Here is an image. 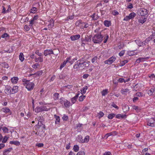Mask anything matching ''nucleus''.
<instances>
[{
  "instance_id": "obj_1",
  "label": "nucleus",
  "mask_w": 155,
  "mask_h": 155,
  "mask_svg": "<svg viewBox=\"0 0 155 155\" xmlns=\"http://www.w3.org/2000/svg\"><path fill=\"white\" fill-rule=\"evenodd\" d=\"M90 62L84 61L83 59H80L75 62L73 66L74 69H78L80 68L84 69L88 67L89 65Z\"/></svg>"
},
{
  "instance_id": "obj_2",
  "label": "nucleus",
  "mask_w": 155,
  "mask_h": 155,
  "mask_svg": "<svg viewBox=\"0 0 155 155\" xmlns=\"http://www.w3.org/2000/svg\"><path fill=\"white\" fill-rule=\"evenodd\" d=\"M104 37V36L101 33H97L93 37L92 41L94 43L99 44L102 42Z\"/></svg>"
},
{
  "instance_id": "obj_3",
  "label": "nucleus",
  "mask_w": 155,
  "mask_h": 155,
  "mask_svg": "<svg viewBox=\"0 0 155 155\" xmlns=\"http://www.w3.org/2000/svg\"><path fill=\"white\" fill-rule=\"evenodd\" d=\"M22 81L23 82L24 85L28 91L31 90L34 88L35 84L32 82H30L29 81L25 79H23Z\"/></svg>"
},
{
  "instance_id": "obj_4",
  "label": "nucleus",
  "mask_w": 155,
  "mask_h": 155,
  "mask_svg": "<svg viewBox=\"0 0 155 155\" xmlns=\"http://www.w3.org/2000/svg\"><path fill=\"white\" fill-rule=\"evenodd\" d=\"M60 102L61 104H64L65 107H69L72 105V104L70 101L63 97H62L60 99Z\"/></svg>"
},
{
  "instance_id": "obj_5",
  "label": "nucleus",
  "mask_w": 155,
  "mask_h": 155,
  "mask_svg": "<svg viewBox=\"0 0 155 155\" xmlns=\"http://www.w3.org/2000/svg\"><path fill=\"white\" fill-rule=\"evenodd\" d=\"M136 15V14L134 12H131L128 15L125 17L123 19V21H127L130 19H133Z\"/></svg>"
},
{
  "instance_id": "obj_6",
  "label": "nucleus",
  "mask_w": 155,
  "mask_h": 155,
  "mask_svg": "<svg viewBox=\"0 0 155 155\" xmlns=\"http://www.w3.org/2000/svg\"><path fill=\"white\" fill-rule=\"evenodd\" d=\"M147 14V10L144 8H140L138 12V15H140L142 16H145Z\"/></svg>"
},
{
  "instance_id": "obj_7",
  "label": "nucleus",
  "mask_w": 155,
  "mask_h": 155,
  "mask_svg": "<svg viewBox=\"0 0 155 155\" xmlns=\"http://www.w3.org/2000/svg\"><path fill=\"white\" fill-rule=\"evenodd\" d=\"M148 41L147 39H146L145 41H143L139 40H136L135 41V42L138 45L139 47L143 46L144 45H146V43L148 42Z\"/></svg>"
},
{
  "instance_id": "obj_8",
  "label": "nucleus",
  "mask_w": 155,
  "mask_h": 155,
  "mask_svg": "<svg viewBox=\"0 0 155 155\" xmlns=\"http://www.w3.org/2000/svg\"><path fill=\"white\" fill-rule=\"evenodd\" d=\"M49 108H47V107H36L35 108H33V110L36 113L44 111H47L49 110Z\"/></svg>"
},
{
  "instance_id": "obj_9",
  "label": "nucleus",
  "mask_w": 155,
  "mask_h": 155,
  "mask_svg": "<svg viewBox=\"0 0 155 155\" xmlns=\"http://www.w3.org/2000/svg\"><path fill=\"white\" fill-rule=\"evenodd\" d=\"M116 59V58L115 57L112 56L109 58L108 60L105 61H104V63L105 64H110L115 60Z\"/></svg>"
},
{
  "instance_id": "obj_10",
  "label": "nucleus",
  "mask_w": 155,
  "mask_h": 155,
  "mask_svg": "<svg viewBox=\"0 0 155 155\" xmlns=\"http://www.w3.org/2000/svg\"><path fill=\"white\" fill-rule=\"evenodd\" d=\"M147 125L152 127L155 126V120L153 118H150L147 123Z\"/></svg>"
},
{
  "instance_id": "obj_11",
  "label": "nucleus",
  "mask_w": 155,
  "mask_h": 155,
  "mask_svg": "<svg viewBox=\"0 0 155 155\" xmlns=\"http://www.w3.org/2000/svg\"><path fill=\"white\" fill-rule=\"evenodd\" d=\"M117 134V132L115 131H114L110 133H109L106 134L104 137V138L107 139L110 136H115Z\"/></svg>"
},
{
  "instance_id": "obj_12",
  "label": "nucleus",
  "mask_w": 155,
  "mask_h": 155,
  "mask_svg": "<svg viewBox=\"0 0 155 155\" xmlns=\"http://www.w3.org/2000/svg\"><path fill=\"white\" fill-rule=\"evenodd\" d=\"M53 54V51L51 49L45 50L44 52V54L45 56H47L48 55H50Z\"/></svg>"
},
{
  "instance_id": "obj_13",
  "label": "nucleus",
  "mask_w": 155,
  "mask_h": 155,
  "mask_svg": "<svg viewBox=\"0 0 155 155\" xmlns=\"http://www.w3.org/2000/svg\"><path fill=\"white\" fill-rule=\"evenodd\" d=\"M38 15H36L34 16V17L30 21V24L29 25V26H32V25L35 22V21L38 19Z\"/></svg>"
},
{
  "instance_id": "obj_14",
  "label": "nucleus",
  "mask_w": 155,
  "mask_h": 155,
  "mask_svg": "<svg viewBox=\"0 0 155 155\" xmlns=\"http://www.w3.org/2000/svg\"><path fill=\"white\" fill-rule=\"evenodd\" d=\"M82 42H90L91 41V38L90 36L86 35L85 36L84 39L83 40H82Z\"/></svg>"
},
{
  "instance_id": "obj_15",
  "label": "nucleus",
  "mask_w": 155,
  "mask_h": 155,
  "mask_svg": "<svg viewBox=\"0 0 155 155\" xmlns=\"http://www.w3.org/2000/svg\"><path fill=\"white\" fill-rule=\"evenodd\" d=\"M5 93L6 94H11V87L7 85L5 87Z\"/></svg>"
},
{
  "instance_id": "obj_16",
  "label": "nucleus",
  "mask_w": 155,
  "mask_h": 155,
  "mask_svg": "<svg viewBox=\"0 0 155 155\" xmlns=\"http://www.w3.org/2000/svg\"><path fill=\"white\" fill-rule=\"evenodd\" d=\"M80 37V35H77L71 36L70 38L72 41H73L78 39Z\"/></svg>"
},
{
  "instance_id": "obj_17",
  "label": "nucleus",
  "mask_w": 155,
  "mask_h": 155,
  "mask_svg": "<svg viewBox=\"0 0 155 155\" xmlns=\"http://www.w3.org/2000/svg\"><path fill=\"white\" fill-rule=\"evenodd\" d=\"M79 94V93L77 94L74 97L71 99V100L72 104H74L75 103Z\"/></svg>"
},
{
  "instance_id": "obj_18",
  "label": "nucleus",
  "mask_w": 155,
  "mask_h": 155,
  "mask_svg": "<svg viewBox=\"0 0 155 155\" xmlns=\"http://www.w3.org/2000/svg\"><path fill=\"white\" fill-rule=\"evenodd\" d=\"M148 93L150 95H154L155 94V89L154 88H151L150 90L148 91Z\"/></svg>"
},
{
  "instance_id": "obj_19",
  "label": "nucleus",
  "mask_w": 155,
  "mask_h": 155,
  "mask_svg": "<svg viewBox=\"0 0 155 155\" xmlns=\"http://www.w3.org/2000/svg\"><path fill=\"white\" fill-rule=\"evenodd\" d=\"M135 51H129L127 52V54L129 56H132L137 54L138 53V52H135Z\"/></svg>"
},
{
  "instance_id": "obj_20",
  "label": "nucleus",
  "mask_w": 155,
  "mask_h": 155,
  "mask_svg": "<svg viewBox=\"0 0 155 155\" xmlns=\"http://www.w3.org/2000/svg\"><path fill=\"white\" fill-rule=\"evenodd\" d=\"M18 87L15 86L13 87L11 90V94H14L17 92L18 91Z\"/></svg>"
},
{
  "instance_id": "obj_21",
  "label": "nucleus",
  "mask_w": 155,
  "mask_h": 155,
  "mask_svg": "<svg viewBox=\"0 0 155 155\" xmlns=\"http://www.w3.org/2000/svg\"><path fill=\"white\" fill-rule=\"evenodd\" d=\"M18 80V78L17 77H14L11 79L12 82L13 84H16Z\"/></svg>"
},
{
  "instance_id": "obj_22",
  "label": "nucleus",
  "mask_w": 155,
  "mask_h": 155,
  "mask_svg": "<svg viewBox=\"0 0 155 155\" xmlns=\"http://www.w3.org/2000/svg\"><path fill=\"white\" fill-rule=\"evenodd\" d=\"M50 24L48 25V26L49 28H52L54 26V21L53 19H51L49 21Z\"/></svg>"
},
{
  "instance_id": "obj_23",
  "label": "nucleus",
  "mask_w": 155,
  "mask_h": 155,
  "mask_svg": "<svg viewBox=\"0 0 155 155\" xmlns=\"http://www.w3.org/2000/svg\"><path fill=\"white\" fill-rule=\"evenodd\" d=\"M141 17L138 20V22L142 24L143 23L146 21V18L145 17Z\"/></svg>"
},
{
  "instance_id": "obj_24",
  "label": "nucleus",
  "mask_w": 155,
  "mask_h": 155,
  "mask_svg": "<svg viewBox=\"0 0 155 155\" xmlns=\"http://www.w3.org/2000/svg\"><path fill=\"white\" fill-rule=\"evenodd\" d=\"M54 117L56 119V120L55 121V123L56 124H58L60 121V118L59 116L56 115L55 114L54 115Z\"/></svg>"
},
{
  "instance_id": "obj_25",
  "label": "nucleus",
  "mask_w": 155,
  "mask_h": 155,
  "mask_svg": "<svg viewBox=\"0 0 155 155\" xmlns=\"http://www.w3.org/2000/svg\"><path fill=\"white\" fill-rule=\"evenodd\" d=\"M12 148H9L4 150L3 152V155H7V154L12 150Z\"/></svg>"
},
{
  "instance_id": "obj_26",
  "label": "nucleus",
  "mask_w": 155,
  "mask_h": 155,
  "mask_svg": "<svg viewBox=\"0 0 155 155\" xmlns=\"http://www.w3.org/2000/svg\"><path fill=\"white\" fill-rule=\"evenodd\" d=\"M77 140L80 143H83V137L81 135L78 136L77 138Z\"/></svg>"
},
{
  "instance_id": "obj_27",
  "label": "nucleus",
  "mask_w": 155,
  "mask_h": 155,
  "mask_svg": "<svg viewBox=\"0 0 155 155\" xmlns=\"http://www.w3.org/2000/svg\"><path fill=\"white\" fill-rule=\"evenodd\" d=\"M129 91L128 88L122 89L120 91L121 93L123 94H125Z\"/></svg>"
},
{
  "instance_id": "obj_28",
  "label": "nucleus",
  "mask_w": 155,
  "mask_h": 155,
  "mask_svg": "<svg viewBox=\"0 0 155 155\" xmlns=\"http://www.w3.org/2000/svg\"><path fill=\"white\" fill-rule=\"evenodd\" d=\"M88 88V87L87 86H85L81 90V91L82 92V94H84L86 92V91Z\"/></svg>"
},
{
  "instance_id": "obj_29",
  "label": "nucleus",
  "mask_w": 155,
  "mask_h": 155,
  "mask_svg": "<svg viewBox=\"0 0 155 155\" xmlns=\"http://www.w3.org/2000/svg\"><path fill=\"white\" fill-rule=\"evenodd\" d=\"M125 116H126L125 115L121 114H118L116 115V118L119 119H120L124 118L125 117Z\"/></svg>"
},
{
  "instance_id": "obj_30",
  "label": "nucleus",
  "mask_w": 155,
  "mask_h": 155,
  "mask_svg": "<svg viewBox=\"0 0 155 155\" xmlns=\"http://www.w3.org/2000/svg\"><path fill=\"white\" fill-rule=\"evenodd\" d=\"M35 62H42L43 61V58H42L40 57L38 58L36 57L35 58Z\"/></svg>"
},
{
  "instance_id": "obj_31",
  "label": "nucleus",
  "mask_w": 155,
  "mask_h": 155,
  "mask_svg": "<svg viewBox=\"0 0 155 155\" xmlns=\"http://www.w3.org/2000/svg\"><path fill=\"white\" fill-rule=\"evenodd\" d=\"M1 112L7 113L10 111V110L8 107H4L1 110Z\"/></svg>"
},
{
  "instance_id": "obj_32",
  "label": "nucleus",
  "mask_w": 155,
  "mask_h": 155,
  "mask_svg": "<svg viewBox=\"0 0 155 155\" xmlns=\"http://www.w3.org/2000/svg\"><path fill=\"white\" fill-rule=\"evenodd\" d=\"M111 22L110 21L105 20L104 22V25L106 27H108L111 25Z\"/></svg>"
},
{
  "instance_id": "obj_33",
  "label": "nucleus",
  "mask_w": 155,
  "mask_h": 155,
  "mask_svg": "<svg viewBox=\"0 0 155 155\" xmlns=\"http://www.w3.org/2000/svg\"><path fill=\"white\" fill-rule=\"evenodd\" d=\"M10 143L11 144H13L16 146H18L20 144V142L17 141H11L10 142Z\"/></svg>"
},
{
  "instance_id": "obj_34",
  "label": "nucleus",
  "mask_w": 155,
  "mask_h": 155,
  "mask_svg": "<svg viewBox=\"0 0 155 155\" xmlns=\"http://www.w3.org/2000/svg\"><path fill=\"white\" fill-rule=\"evenodd\" d=\"M20 60L22 62L24 60V54L22 53H21L19 56Z\"/></svg>"
},
{
  "instance_id": "obj_35",
  "label": "nucleus",
  "mask_w": 155,
  "mask_h": 155,
  "mask_svg": "<svg viewBox=\"0 0 155 155\" xmlns=\"http://www.w3.org/2000/svg\"><path fill=\"white\" fill-rule=\"evenodd\" d=\"M143 96V94L140 92H138L135 94L134 96L138 97H142Z\"/></svg>"
},
{
  "instance_id": "obj_36",
  "label": "nucleus",
  "mask_w": 155,
  "mask_h": 155,
  "mask_svg": "<svg viewBox=\"0 0 155 155\" xmlns=\"http://www.w3.org/2000/svg\"><path fill=\"white\" fill-rule=\"evenodd\" d=\"M37 11V8L35 7H33L31 9L30 12L35 13Z\"/></svg>"
},
{
  "instance_id": "obj_37",
  "label": "nucleus",
  "mask_w": 155,
  "mask_h": 155,
  "mask_svg": "<svg viewBox=\"0 0 155 155\" xmlns=\"http://www.w3.org/2000/svg\"><path fill=\"white\" fill-rule=\"evenodd\" d=\"M89 140V136H86L84 140H83V143H87Z\"/></svg>"
},
{
  "instance_id": "obj_38",
  "label": "nucleus",
  "mask_w": 155,
  "mask_h": 155,
  "mask_svg": "<svg viewBox=\"0 0 155 155\" xmlns=\"http://www.w3.org/2000/svg\"><path fill=\"white\" fill-rule=\"evenodd\" d=\"M144 58H140L137 59L136 61V62L137 63H139L141 61H144Z\"/></svg>"
},
{
  "instance_id": "obj_39",
  "label": "nucleus",
  "mask_w": 155,
  "mask_h": 155,
  "mask_svg": "<svg viewBox=\"0 0 155 155\" xmlns=\"http://www.w3.org/2000/svg\"><path fill=\"white\" fill-rule=\"evenodd\" d=\"M79 147L77 145H74L73 147V150L75 152H78L79 150Z\"/></svg>"
},
{
  "instance_id": "obj_40",
  "label": "nucleus",
  "mask_w": 155,
  "mask_h": 155,
  "mask_svg": "<svg viewBox=\"0 0 155 155\" xmlns=\"http://www.w3.org/2000/svg\"><path fill=\"white\" fill-rule=\"evenodd\" d=\"M128 61L127 60H124V61H122L120 62V66H122L124 65L126 63L128 62Z\"/></svg>"
},
{
  "instance_id": "obj_41",
  "label": "nucleus",
  "mask_w": 155,
  "mask_h": 155,
  "mask_svg": "<svg viewBox=\"0 0 155 155\" xmlns=\"http://www.w3.org/2000/svg\"><path fill=\"white\" fill-rule=\"evenodd\" d=\"M108 90L105 89L103 90L101 92L102 95V96H105L107 94Z\"/></svg>"
},
{
  "instance_id": "obj_42",
  "label": "nucleus",
  "mask_w": 155,
  "mask_h": 155,
  "mask_svg": "<svg viewBox=\"0 0 155 155\" xmlns=\"http://www.w3.org/2000/svg\"><path fill=\"white\" fill-rule=\"evenodd\" d=\"M115 116V114H108V117L109 119H111L114 117Z\"/></svg>"
},
{
  "instance_id": "obj_43",
  "label": "nucleus",
  "mask_w": 155,
  "mask_h": 155,
  "mask_svg": "<svg viewBox=\"0 0 155 155\" xmlns=\"http://www.w3.org/2000/svg\"><path fill=\"white\" fill-rule=\"evenodd\" d=\"M2 130L4 133H7L8 132V129L6 127L2 128Z\"/></svg>"
},
{
  "instance_id": "obj_44",
  "label": "nucleus",
  "mask_w": 155,
  "mask_h": 155,
  "mask_svg": "<svg viewBox=\"0 0 155 155\" xmlns=\"http://www.w3.org/2000/svg\"><path fill=\"white\" fill-rule=\"evenodd\" d=\"M85 152L84 151H80L78 152L76 155H85Z\"/></svg>"
},
{
  "instance_id": "obj_45",
  "label": "nucleus",
  "mask_w": 155,
  "mask_h": 155,
  "mask_svg": "<svg viewBox=\"0 0 155 155\" xmlns=\"http://www.w3.org/2000/svg\"><path fill=\"white\" fill-rule=\"evenodd\" d=\"M8 138V137H7L6 136H5L4 137L2 141V142L3 143H5L6 142Z\"/></svg>"
},
{
  "instance_id": "obj_46",
  "label": "nucleus",
  "mask_w": 155,
  "mask_h": 155,
  "mask_svg": "<svg viewBox=\"0 0 155 155\" xmlns=\"http://www.w3.org/2000/svg\"><path fill=\"white\" fill-rule=\"evenodd\" d=\"M59 94L58 93H55L54 94V99L55 100L57 99L58 98Z\"/></svg>"
},
{
  "instance_id": "obj_47",
  "label": "nucleus",
  "mask_w": 155,
  "mask_h": 155,
  "mask_svg": "<svg viewBox=\"0 0 155 155\" xmlns=\"http://www.w3.org/2000/svg\"><path fill=\"white\" fill-rule=\"evenodd\" d=\"M66 64V63L64 61L61 64L60 66V69L61 70L62 68L65 66Z\"/></svg>"
},
{
  "instance_id": "obj_48",
  "label": "nucleus",
  "mask_w": 155,
  "mask_h": 155,
  "mask_svg": "<svg viewBox=\"0 0 155 155\" xmlns=\"http://www.w3.org/2000/svg\"><path fill=\"white\" fill-rule=\"evenodd\" d=\"M123 110L124 112H127L129 110V107H123Z\"/></svg>"
},
{
  "instance_id": "obj_49",
  "label": "nucleus",
  "mask_w": 155,
  "mask_h": 155,
  "mask_svg": "<svg viewBox=\"0 0 155 155\" xmlns=\"http://www.w3.org/2000/svg\"><path fill=\"white\" fill-rule=\"evenodd\" d=\"M104 115V114L103 113V112L101 111H100L98 114V116L99 118H100L101 117H103Z\"/></svg>"
},
{
  "instance_id": "obj_50",
  "label": "nucleus",
  "mask_w": 155,
  "mask_h": 155,
  "mask_svg": "<svg viewBox=\"0 0 155 155\" xmlns=\"http://www.w3.org/2000/svg\"><path fill=\"white\" fill-rule=\"evenodd\" d=\"M109 38V36L108 35H106L104 38V43H106L107 40Z\"/></svg>"
},
{
  "instance_id": "obj_51",
  "label": "nucleus",
  "mask_w": 155,
  "mask_h": 155,
  "mask_svg": "<svg viewBox=\"0 0 155 155\" xmlns=\"http://www.w3.org/2000/svg\"><path fill=\"white\" fill-rule=\"evenodd\" d=\"M85 96L81 95L79 97V100L80 101H82L85 98Z\"/></svg>"
},
{
  "instance_id": "obj_52",
  "label": "nucleus",
  "mask_w": 155,
  "mask_h": 155,
  "mask_svg": "<svg viewBox=\"0 0 155 155\" xmlns=\"http://www.w3.org/2000/svg\"><path fill=\"white\" fill-rule=\"evenodd\" d=\"M43 73L42 71H38L35 74L37 76H41Z\"/></svg>"
},
{
  "instance_id": "obj_53",
  "label": "nucleus",
  "mask_w": 155,
  "mask_h": 155,
  "mask_svg": "<svg viewBox=\"0 0 155 155\" xmlns=\"http://www.w3.org/2000/svg\"><path fill=\"white\" fill-rule=\"evenodd\" d=\"M68 117L66 115H64L62 117V119L63 120L67 121L68 120Z\"/></svg>"
},
{
  "instance_id": "obj_54",
  "label": "nucleus",
  "mask_w": 155,
  "mask_h": 155,
  "mask_svg": "<svg viewBox=\"0 0 155 155\" xmlns=\"http://www.w3.org/2000/svg\"><path fill=\"white\" fill-rule=\"evenodd\" d=\"M7 37H9V35L7 33H4V34L2 35V37L3 38H7Z\"/></svg>"
},
{
  "instance_id": "obj_55",
  "label": "nucleus",
  "mask_w": 155,
  "mask_h": 155,
  "mask_svg": "<svg viewBox=\"0 0 155 155\" xmlns=\"http://www.w3.org/2000/svg\"><path fill=\"white\" fill-rule=\"evenodd\" d=\"M97 59V56H95L91 60V62L92 63H94L95 61H96Z\"/></svg>"
},
{
  "instance_id": "obj_56",
  "label": "nucleus",
  "mask_w": 155,
  "mask_h": 155,
  "mask_svg": "<svg viewBox=\"0 0 155 155\" xmlns=\"http://www.w3.org/2000/svg\"><path fill=\"white\" fill-rule=\"evenodd\" d=\"M39 66V64L38 63H36L34 65H33L32 67L34 68H36L37 67Z\"/></svg>"
},
{
  "instance_id": "obj_57",
  "label": "nucleus",
  "mask_w": 155,
  "mask_h": 155,
  "mask_svg": "<svg viewBox=\"0 0 155 155\" xmlns=\"http://www.w3.org/2000/svg\"><path fill=\"white\" fill-rule=\"evenodd\" d=\"M35 53L39 56H41L42 55V54L39 52L38 50L36 51L35 52Z\"/></svg>"
},
{
  "instance_id": "obj_58",
  "label": "nucleus",
  "mask_w": 155,
  "mask_h": 155,
  "mask_svg": "<svg viewBox=\"0 0 155 155\" xmlns=\"http://www.w3.org/2000/svg\"><path fill=\"white\" fill-rule=\"evenodd\" d=\"M3 66L6 68H8L9 67L8 65L6 62H4L3 64Z\"/></svg>"
},
{
  "instance_id": "obj_59",
  "label": "nucleus",
  "mask_w": 155,
  "mask_h": 155,
  "mask_svg": "<svg viewBox=\"0 0 155 155\" xmlns=\"http://www.w3.org/2000/svg\"><path fill=\"white\" fill-rule=\"evenodd\" d=\"M125 53V51L124 50H123L120 51L119 53V55L120 56H123L124 54Z\"/></svg>"
},
{
  "instance_id": "obj_60",
  "label": "nucleus",
  "mask_w": 155,
  "mask_h": 155,
  "mask_svg": "<svg viewBox=\"0 0 155 155\" xmlns=\"http://www.w3.org/2000/svg\"><path fill=\"white\" fill-rule=\"evenodd\" d=\"M83 24L84 25V26L81 27L82 28H86L88 27V24H86V23H84Z\"/></svg>"
},
{
  "instance_id": "obj_61",
  "label": "nucleus",
  "mask_w": 155,
  "mask_h": 155,
  "mask_svg": "<svg viewBox=\"0 0 155 155\" xmlns=\"http://www.w3.org/2000/svg\"><path fill=\"white\" fill-rule=\"evenodd\" d=\"M36 145L38 147H42L43 146L44 144L43 143H37Z\"/></svg>"
},
{
  "instance_id": "obj_62",
  "label": "nucleus",
  "mask_w": 155,
  "mask_h": 155,
  "mask_svg": "<svg viewBox=\"0 0 155 155\" xmlns=\"http://www.w3.org/2000/svg\"><path fill=\"white\" fill-rule=\"evenodd\" d=\"M103 155H112L111 153L109 151L105 152L103 154Z\"/></svg>"
},
{
  "instance_id": "obj_63",
  "label": "nucleus",
  "mask_w": 155,
  "mask_h": 155,
  "mask_svg": "<svg viewBox=\"0 0 155 155\" xmlns=\"http://www.w3.org/2000/svg\"><path fill=\"white\" fill-rule=\"evenodd\" d=\"M95 14L94 13L91 16V17L92 18V19L94 20H95L97 19V18L95 17Z\"/></svg>"
},
{
  "instance_id": "obj_64",
  "label": "nucleus",
  "mask_w": 155,
  "mask_h": 155,
  "mask_svg": "<svg viewBox=\"0 0 155 155\" xmlns=\"http://www.w3.org/2000/svg\"><path fill=\"white\" fill-rule=\"evenodd\" d=\"M112 14L114 15H118L119 13L117 11L114 10L112 12Z\"/></svg>"
}]
</instances>
